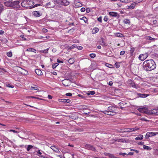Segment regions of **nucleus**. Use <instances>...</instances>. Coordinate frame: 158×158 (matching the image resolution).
<instances>
[{
  "label": "nucleus",
  "instance_id": "f257e3e1",
  "mask_svg": "<svg viewBox=\"0 0 158 158\" xmlns=\"http://www.w3.org/2000/svg\"><path fill=\"white\" fill-rule=\"evenodd\" d=\"M144 70L150 71L154 69L156 67V65L153 60H147L145 61L143 64Z\"/></svg>",
  "mask_w": 158,
  "mask_h": 158
},
{
  "label": "nucleus",
  "instance_id": "f03ea898",
  "mask_svg": "<svg viewBox=\"0 0 158 158\" xmlns=\"http://www.w3.org/2000/svg\"><path fill=\"white\" fill-rule=\"evenodd\" d=\"M34 2L32 0H25L23 1L21 3L22 6L23 7L32 8L38 6V4L34 5Z\"/></svg>",
  "mask_w": 158,
  "mask_h": 158
},
{
  "label": "nucleus",
  "instance_id": "7ed1b4c3",
  "mask_svg": "<svg viewBox=\"0 0 158 158\" xmlns=\"http://www.w3.org/2000/svg\"><path fill=\"white\" fill-rule=\"evenodd\" d=\"M56 5H57L59 7L62 5L67 6L69 4V2L67 0H53Z\"/></svg>",
  "mask_w": 158,
  "mask_h": 158
},
{
  "label": "nucleus",
  "instance_id": "20e7f679",
  "mask_svg": "<svg viewBox=\"0 0 158 158\" xmlns=\"http://www.w3.org/2000/svg\"><path fill=\"white\" fill-rule=\"evenodd\" d=\"M19 1H16L11 2V5L10 7L14 8H18L19 7Z\"/></svg>",
  "mask_w": 158,
  "mask_h": 158
},
{
  "label": "nucleus",
  "instance_id": "39448f33",
  "mask_svg": "<svg viewBox=\"0 0 158 158\" xmlns=\"http://www.w3.org/2000/svg\"><path fill=\"white\" fill-rule=\"evenodd\" d=\"M148 53L140 54L139 56V59L141 61L144 60L148 56Z\"/></svg>",
  "mask_w": 158,
  "mask_h": 158
},
{
  "label": "nucleus",
  "instance_id": "423d86ee",
  "mask_svg": "<svg viewBox=\"0 0 158 158\" xmlns=\"http://www.w3.org/2000/svg\"><path fill=\"white\" fill-rule=\"evenodd\" d=\"M156 135H158V132H148L147 133L145 138L146 139H147L150 136H155Z\"/></svg>",
  "mask_w": 158,
  "mask_h": 158
},
{
  "label": "nucleus",
  "instance_id": "0eeeda50",
  "mask_svg": "<svg viewBox=\"0 0 158 158\" xmlns=\"http://www.w3.org/2000/svg\"><path fill=\"white\" fill-rule=\"evenodd\" d=\"M136 3L134 2L130 5L127 6V9L132 10L134 9L136 6Z\"/></svg>",
  "mask_w": 158,
  "mask_h": 158
},
{
  "label": "nucleus",
  "instance_id": "6e6552de",
  "mask_svg": "<svg viewBox=\"0 0 158 158\" xmlns=\"http://www.w3.org/2000/svg\"><path fill=\"white\" fill-rule=\"evenodd\" d=\"M149 112L151 114L157 115L158 114V109H155L152 110L150 111Z\"/></svg>",
  "mask_w": 158,
  "mask_h": 158
},
{
  "label": "nucleus",
  "instance_id": "1a4fd4ad",
  "mask_svg": "<svg viewBox=\"0 0 158 158\" xmlns=\"http://www.w3.org/2000/svg\"><path fill=\"white\" fill-rule=\"evenodd\" d=\"M85 148L91 150L93 151L95 150V148L93 146L90 144H87L85 146Z\"/></svg>",
  "mask_w": 158,
  "mask_h": 158
},
{
  "label": "nucleus",
  "instance_id": "9d476101",
  "mask_svg": "<svg viewBox=\"0 0 158 158\" xmlns=\"http://www.w3.org/2000/svg\"><path fill=\"white\" fill-rule=\"evenodd\" d=\"M116 110V108L113 106H109L108 107V111L110 112H114Z\"/></svg>",
  "mask_w": 158,
  "mask_h": 158
},
{
  "label": "nucleus",
  "instance_id": "9b49d317",
  "mask_svg": "<svg viewBox=\"0 0 158 158\" xmlns=\"http://www.w3.org/2000/svg\"><path fill=\"white\" fill-rule=\"evenodd\" d=\"M138 128L137 127L131 128H127L124 131L127 132H132L134 131L137 130Z\"/></svg>",
  "mask_w": 158,
  "mask_h": 158
},
{
  "label": "nucleus",
  "instance_id": "f8f14e48",
  "mask_svg": "<svg viewBox=\"0 0 158 158\" xmlns=\"http://www.w3.org/2000/svg\"><path fill=\"white\" fill-rule=\"evenodd\" d=\"M37 152L36 155L39 156L40 158H44L45 157L42 155V153L40 152L39 149H38L36 151Z\"/></svg>",
  "mask_w": 158,
  "mask_h": 158
},
{
  "label": "nucleus",
  "instance_id": "ddd939ff",
  "mask_svg": "<svg viewBox=\"0 0 158 158\" xmlns=\"http://www.w3.org/2000/svg\"><path fill=\"white\" fill-rule=\"evenodd\" d=\"M130 81L131 82L130 83V84L131 86H132L133 88H135L136 89H138L139 88V86L138 85L135 84L134 83V82H133L132 81Z\"/></svg>",
  "mask_w": 158,
  "mask_h": 158
},
{
  "label": "nucleus",
  "instance_id": "4468645a",
  "mask_svg": "<svg viewBox=\"0 0 158 158\" xmlns=\"http://www.w3.org/2000/svg\"><path fill=\"white\" fill-rule=\"evenodd\" d=\"M114 34L116 37H124V35L120 33L117 32L114 33Z\"/></svg>",
  "mask_w": 158,
  "mask_h": 158
},
{
  "label": "nucleus",
  "instance_id": "2eb2a0df",
  "mask_svg": "<svg viewBox=\"0 0 158 158\" xmlns=\"http://www.w3.org/2000/svg\"><path fill=\"white\" fill-rule=\"evenodd\" d=\"M109 15L113 17H117L118 15V14L114 12H110L109 13Z\"/></svg>",
  "mask_w": 158,
  "mask_h": 158
},
{
  "label": "nucleus",
  "instance_id": "dca6fc26",
  "mask_svg": "<svg viewBox=\"0 0 158 158\" xmlns=\"http://www.w3.org/2000/svg\"><path fill=\"white\" fill-rule=\"evenodd\" d=\"M75 61V59L74 58H70L67 61L70 64H72L74 63Z\"/></svg>",
  "mask_w": 158,
  "mask_h": 158
},
{
  "label": "nucleus",
  "instance_id": "f3484780",
  "mask_svg": "<svg viewBox=\"0 0 158 158\" xmlns=\"http://www.w3.org/2000/svg\"><path fill=\"white\" fill-rule=\"evenodd\" d=\"M33 15L36 17H39L41 15V14L39 11H35L33 12Z\"/></svg>",
  "mask_w": 158,
  "mask_h": 158
},
{
  "label": "nucleus",
  "instance_id": "a211bd4d",
  "mask_svg": "<svg viewBox=\"0 0 158 158\" xmlns=\"http://www.w3.org/2000/svg\"><path fill=\"white\" fill-rule=\"evenodd\" d=\"M138 96L140 98H146L149 96L148 94H138Z\"/></svg>",
  "mask_w": 158,
  "mask_h": 158
},
{
  "label": "nucleus",
  "instance_id": "6ab92c4d",
  "mask_svg": "<svg viewBox=\"0 0 158 158\" xmlns=\"http://www.w3.org/2000/svg\"><path fill=\"white\" fill-rule=\"evenodd\" d=\"M51 148L56 153L59 152L58 149L55 146H52L51 147Z\"/></svg>",
  "mask_w": 158,
  "mask_h": 158
},
{
  "label": "nucleus",
  "instance_id": "aec40b11",
  "mask_svg": "<svg viewBox=\"0 0 158 158\" xmlns=\"http://www.w3.org/2000/svg\"><path fill=\"white\" fill-rule=\"evenodd\" d=\"M35 73L38 75H41L43 74L42 71L39 69H35Z\"/></svg>",
  "mask_w": 158,
  "mask_h": 158
},
{
  "label": "nucleus",
  "instance_id": "412c9836",
  "mask_svg": "<svg viewBox=\"0 0 158 158\" xmlns=\"http://www.w3.org/2000/svg\"><path fill=\"white\" fill-rule=\"evenodd\" d=\"M138 110L142 113H145L146 112V109L145 108L142 107L138 109Z\"/></svg>",
  "mask_w": 158,
  "mask_h": 158
},
{
  "label": "nucleus",
  "instance_id": "4be33fe9",
  "mask_svg": "<svg viewBox=\"0 0 158 158\" xmlns=\"http://www.w3.org/2000/svg\"><path fill=\"white\" fill-rule=\"evenodd\" d=\"M26 51L29 52H33L34 53H36V50L33 48H28L26 50Z\"/></svg>",
  "mask_w": 158,
  "mask_h": 158
},
{
  "label": "nucleus",
  "instance_id": "5701e85b",
  "mask_svg": "<svg viewBox=\"0 0 158 158\" xmlns=\"http://www.w3.org/2000/svg\"><path fill=\"white\" fill-rule=\"evenodd\" d=\"M146 39L147 40H150L152 41H154L156 39L154 38H152L150 36H147L146 37Z\"/></svg>",
  "mask_w": 158,
  "mask_h": 158
},
{
  "label": "nucleus",
  "instance_id": "b1692460",
  "mask_svg": "<svg viewBox=\"0 0 158 158\" xmlns=\"http://www.w3.org/2000/svg\"><path fill=\"white\" fill-rule=\"evenodd\" d=\"M99 31V29L97 27H95L92 30V33L93 34H95L97 33Z\"/></svg>",
  "mask_w": 158,
  "mask_h": 158
},
{
  "label": "nucleus",
  "instance_id": "393cba45",
  "mask_svg": "<svg viewBox=\"0 0 158 158\" xmlns=\"http://www.w3.org/2000/svg\"><path fill=\"white\" fill-rule=\"evenodd\" d=\"M143 138V136L142 135H140L138 136L135 138V139L136 140H141Z\"/></svg>",
  "mask_w": 158,
  "mask_h": 158
},
{
  "label": "nucleus",
  "instance_id": "a878e982",
  "mask_svg": "<svg viewBox=\"0 0 158 158\" xmlns=\"http://www.w3.org/2000/svg\"><path fill=\"white\" fill-rule=\"evenodd\" d=\"M143 148L145 149L148 150H151L152 149V148L149 146L145 145H143Z\"/></svg>",
  "mask_w": 158,
  "mask_h": 158
},
{
  "label": "nucleus",
  "instance_id": "bb28decb",
  "mask_svg": "<svg viewBox=\"0 0 158 158\" xmlns=\"http://www.w3.org/2000/svg\"><path fill=\"white\" fill-rule=\"evenodd\" d=\"M80 19L83 20L86 23H87L88 22V19L85 17H83L82 18H80Z\"/></svg>",
  "mask_w": 158,
  "mask_h": 158
},
{
  "label": "nucleus",
  "instance_id": "cd10ccee",
  "mask_svg": "<svg viewBox=\"0 0 158 158\" xmlns=\"http://www.w3.org/2000/svg\"><path fill=\"white\" fill-rule=\"evenodd\" d=\"M31 90H39L38 87L36 85H34V86H31Z\"/></svg>",
  "mask_w": 158,
  "mask_h": 158
},
{
  "label": "nucleus",
  "instance_id": "c85d7f7f",
  "mask_svg": "<svg viewBox=\"0 0 158 158\" xmlns=\"http://www.w3.org/2000/svg\"><path fill=\"white\" fill-rule=\"evenodd\" d=\"M5 4L6 6L10 7V5H11V2H10L8 1H6L5 2Z\"/></svg>",
  "mask_w": 158,
  "mask_h": 158
},
{
  "label": "nucleus",
  "instance_id": "c756f323",
  "mask_svg": "<svg viewBox=\"0 0 158 158\" xmlns=\"http://www.w3.org/2000/svg\"><path fill=\"white\" fill-rule=\"evenodd\" d=\"M123 22L125 24H129L130 23V20L128 19H124L123 20Z\"/></svg>",
  "mask_w": 158,
  "mask_h": 158
},
{
  "label": "nucleus",
  "instance_id": "7c9ffc66",
  "mask_svg": "<svg viewBox=\"0 0 158 158\" xmlns=\"http://www.w3.org/2000/svg\"><path fill=\"white\" fill-rule=\"evenodd\" d=\"M6 55L9 57H11L12 56V52L11 51L8 52L6 53Z\"/></svg>",
  "mask_w": 158,
  "mask_h": 158
},
{
  "label": "nucleus",
  "instance_id": "2f4dec72",
  "mask_svg": "<svg viewBox=\"0 0 158 158\" xmlns=\"http://www.w3.org/2000/svg\"><path fill=\"white\" fill-rule=\"evenodd\" d=\"M3 10V6L0 3V14L2 12Z\"/></svg>",
  "mask_w": 158,
  "mask_h": 158
},
{
  "label": "nucleus",
  "instance_id": "473e14b6",
  "mask_svg": "<svg viewBox=\"0 0 158 158\" xmlns=\"http://www.w3.org/2000/svg\"><path fill=\"white\" fill-rule=\"evenodd\" d=\"M95 94V92L94 91H89L88 92V93L87 94L88 95H93Z\"/></svg>",
  "mask_w": 158,
  "mask_h": 158
},
{
  "label": "nucleus",
  "instance_id": "72a5a7b5",
  "mask_svg": "<svg viewBox=\"0 0 158 158\" xmlns=\"http://www.w3.org/2000/svg\"><path fill=\"white\" fill-rule=\"evenodd\" d=\"M59 65V64L58 63H55L53 64L52 65V68L53 69H54L56 68V67L58 66Z\"/></svg>",
  "mask_w": 158,
  "mask_h": 158
},
{
  "label": "nucleus",
  "instance_id": "f704fd0d",
  "mask_svg": "<svg viewBox=\"0 0 158 158\" xmlns=\"http://www.w3.org/2000/svg\"><path fill=\"white\" fill-rule=\"evenodd\" d=\"M33 147V146L31 145H28L27 147V151H29Z\"/></svg>",
  "mask_w": 158,
  "mask_h": 158
},
{
  "label": "nucleus",
  "instance_id": "c9c22d12",
  "mask_svg": "<svg viewBox=\"0 0 158 158\" xmlns=\"http://www.w3.org/2000/svg\"><path fill=\"white\" fill-rule=\"evenodd\" d=\"M116 141H118V142H124L125 141V140L123 139H118L116 140Z\"/></svg>",
  "mask_w": 158,
  "mask_h": 158
},
{
  "label": "nucleus",
  "instance_id": "e433bc0d",
  "mask_svg": "<svg viewBox=\"0 0 158 158\" xmlns=\"http://www.w3.org/2000/svg\"><path fill=\"white\" fill-rule=\"evenodd\" d=\"M135 51V48L133 47L131 48L130 52L131 54H132V53L134 52Z\"/></svg>",
  "mask_w": 158,
  "mask_h": 158
},
{
  "label": "nucleus",
  "instance_id": "4c0bfd02",
  "mask_svg": "<svg viewBox=\"0 0 158 158\" xmlns=\"http://www.w3.org/2000/svg\"><path fill=\"white\" fill-rule=\"evenodd\" d=\"M49 49V48H47L45 50H42V51H41L40 52L43 53H47L48 52V51Z\"/></svg>",
  "mask_w": 158,
  "mask_h": 158
},
{
  "label": "nucleus",
  "instance_id": "58836bf2",
  "mask_svg": "<svg viewBox=\"0 0 158 158\" xmlns=\"http://www.w3.org/2000/svg\"><path fill=\"white\" fill-rule=\"evenodd\" d=\"M77 46V45H76L75 44H74L73 45H72L69 48L71 49H73L74 48H76Z\"/></svg>",
  "mask_w": 158,
  "mask_h": 158
},
{
  "label": "nucleus",
  "instance_id": "ea45409f",
  "mask_svg": "<svg viewBox=\"0 0 158 158\" xmlns=\"http://www.w3.org/2000/svg\"><path fill=\"white\" fill-rule=\"evenodd\" d=\"M89 56L91 58H93L95 57L96 55L94 53H91L89 54Z\"/></svg>",
  "mask_w": 158,
  "mask_h": 158
},
{
  "label": "nucleus",
  "instance_id": "a19ab883",
  "mask_svg": "<svg viewBox=\"0 0 158 158\" xmlns=\"http://www.w3.org/2000/svg\"><path fill=\"white\" fill-rule=\"evenodd\" d=\"M105 65L106 67L109 68H111L112 66V64L108 63H106Z\"/></svg>",
  "mask_w": 158,
  "mask_h": 158
},
{
  "label": "nucleus",
  "instance_id": "79ce46f5",
  "mask_svg": "<svg viewBox=\"0 0 158 158\" xmlns=\"http://www.w3.org/2000/svg\"><path fill=\"white\" fill-rule=\"evenodd\" d=\"M102 112L104 113V114H107L109 115H111L109 113V112L108 111L105 110V111H102Z\"/></svg>",
  "mask_w": 158,
  "mask_h": 158
},
{
  "label": "nucleus",
  "instance_id": "37998d69",
  "mask_svg": "<svg viewBox=\"0 0 158 158\" xmlns=\"http://www.w3.org/2000/svg\"><path fill=\"white\" fill-rule=\"evenodd\" d=\"M76 4H77V5H76L77 7H79L81 6V4L80 3L77 2L76 3Z\"/></svg>",
  "mask_w": 158,
  "mask_h": 158
},
{
  "label": "nucleus",
  "instance_id": "c03bdc74",
  "mask_svg": "<svg viewBox=\"0 0 158 158\" xmlns=\"http://www.w3.org/2000/svg\"><path fill=\"white\" fill-rule=\"evenodd\" d=\"M9 131L10 132H13V133H17L18 132V131H16L15 130H10Z\"/></svg>",
  "mask_w": 158,
  "mask_h": 158
},
{
  "label": "nucleus",
  "instance_id": "a18cd8bd",
  "mask_svg": "<svg viewBox=\"0 0 158 158\" xmlns=\"http://www.w3.org/2000/svg\"><path fill=\"white\" fill-rule=\"evenodd\" d=\"M143 0H138L137 1L134 2L135 3H136V5L138 3L141 2Z\"/></svg>",
  "mask_w": 158,
  "mask_h": 158
},
{
  "label": "nucleus",
  "instance_id": "49530a36",
  "mask_svg": "<svg viewBox=\"0 0 158 158\" xmlns=\"http://www.w3.org/2000/svg\"><path fill=\"white\" fill-rule=\"evenodd\" d=\"M76 48H77L79 50H81L83 48V47L81 46H77Z\"/></svg>",
  "mask_w": 158,
  "mask_h": 158
},
{
  "label": "nucleus",
  "instance_id": "de8ad7c7",
  "mask_svg": "<svg viewBox=\"0 0 158 158\" xmlns=\"http://www.w3.org/2000/svg\"><path fill=\"white\" fill-rule=\"evenodd\" d=\"M85 10V9L84 7H82L81 9V12H84Z\"/></svg>",
  "mask_w": 158,
  "mask_h": 158
},
{
  "label": "nucleus",
  "instance_id": "09e8293b",
  "mask_svg": "<svg viewBox=\"0 0 158 158\" xmlns=\"http://www.w3.org/2000/svg\"><path fill=\"white\" fill-rule=\"evenodd\" d=\"M109 156L111 158H114V156L112 154H109Z\"/></svg>",
  "mask_w": 158,
  "mask_h": 158
},
{
  "label": "nucleus",
  "instance_id": "8fccbe9b",
  "mask_svg": "<svg viewBox=\"0 0 158 158\" xmlns=\"http://www.w3.org/2000/svg\"><path fill=\"white\" fill-rule=\"evenodd\" d=\"M125 53V52L124 51H122L120 52V54L121 55H123Z\"/></svg>",
  "mask_w": 158,
  "mask_h": 158
},
{
  "label": "nucleus",
  "instance_id": "3c124183",
  "mask_svg": "<svg viewBox=\"0 0 158 158\" xmlns=\"http://www.w3.org/2000/svg\"><path fill=\"white\" fill-rule=\"evenodd\" d=\"M98 20L100 22H102V18L101 17H99L98 18Z\"/></svg>",
  "mask_w": 158,
  "mask_h": 158
},
{
  "label": "nucleus",
  "instance_id": "603ef678",
  "mask_svg": "<svg viewBox=\"0 0 158 158\" xmlns=\"http://www.w3.org/2000/svg\"><path fill=\"white\" fill-rule=\"evenodd\" d=\"M103 20L105 22H106L108 20V18L107 16H105L104 17Z\"/></svg>",
  "mask_w": 158,
  "mask_h": 158
},
{
  "label": "nucleus",
  "instance_id": "864d4df0",
  "mask_svg": "<svg viewBox=\"0 0 158 158\" xmlns=\"http://www.w3.org/2000/svg\"><path fill=\"white\" fill-rule=\"evenodd\" d=\"M65 95L67 96H71L72 95V94L71 93H67Z\"/></svg>",
  "mask_w": 158,
  "mask_h": 158
},
{
  "label": "nucleus",
  "instance_id": "5fc2aeb1",
  "mask_svg": "<svg viewBox=\"0 0 158 158\" xmlns=\"http://www.w3.org/2000/svg\"><path fill=\"white\" fill-rule=\"evenodd\" d=\"M86 12L87 13H89L90 11V10L89 8H87L86 9Z\"/></svg>",
  "mask_w": 158,
  "mask_h": 158
},
{
  "label": "nucleus",
  "instance_id": "6e6d98bb",
  "mask_svg": "<svg viewBox=\"0 0 158 158\" xmlns=\"http://www.w3.org/2000/svg\"><path fill=\"white\" fill-rule=\"evenodd\" d=\"M50 4V2H48L46 4V6L48 7H51V6H49V5Z\"/></svg>",
  "mask_w": 158,
  "mask_h": 158
},
{
  "label": "nucleus",
  "instance_id": "4d7b16f0",
  "mask_svg": "<svg viewBox=\"0 0 158 158\" xmlns=\"http://www.w3.org/2000/svg\"><path fill=\"white\" fill-rule=\"evenodd\" d=\"M57 62L59 63H63V61L59 60L58 59H57Z\"/></svg>",
  "mask_w": 158,
  "mask_h": 158
},
{
  "label": "nucleus",
  "instance_id": "13d9d810",
  "mask_svg": "<svg viewBox=\"0 0 158 158\" xmlns=\"http://www.w3.org/2000/svg\"><path fill=\"white\" fill-rule=\"evenodd\" d=\"M126 153H122V152H120L119 153V155H123V156L125 155H127Z\"/></svg>",
  "mask_w": 158,
  "mask_h": 158
},
{
  "label": "nucleus",
  "instance_id": "bf43d9fd",
  "mask_svg": "<svg viewBox=\"0 0 158 158\" xmlns=\"http://www.w3.org/2000/svg\"><path fill=\"white\" fill-rule=\"evenodd\" d=\"M60 102H66V99H63L61 100Z\"/></svg>",
  "mask_w": 158,
  "mask_h": 158
},
{
  "label": "nucleus",
  "instance_id": "052dcab7",
  "mask_svg": "<svg viewBox=\"0 0 158 158\" xmlns=\"http://www.w3.org/2000/svg\"><path fill=\"white\" fill-rule=\"evenodd\" d=\"M7 86L9 87H11V88H14V86L13 85H10V84H8L7 85Z\"/></svg>",
  "mask_w": 158,
  "mask_h": 158
},
{
  "label": "nucleus",
  "instance_id": "680f3d73",
  "mask_svg": "<svg viewBox=\"0 0 158 158\" xmlns=\"http://www.w3.org/2000/svg\"><path fill=\"white\" fill-rule=\"evenodd\" d=\"M134 154V153L132 152H130L128 154H127V155H133Z\"/></svg>",
  "mask_w": 158,
  "mask_h": 158
},
{
  "label": "nucleus",
  "instance_id": "e2e57ef3",
  "mask_svg": "<svg viewBox=\"0 0 158 158\" xmlns=\"http://www.w3.org/2000/svg\"><path fill=\"white\" fill-rule=\"evenodd\" d=\"M43 32H47V30L46 29H43L42 30Z\"/></svg>",
  "mask_w": 158,
  "mask_h": 158
},
{
  "label": "nucleus",
  "instance_id": "0e129e2a",
  "mask_svg": "<svg viewBox=\"0 0 158 158\" xmlns=\"http://www.w3.org/2000/svg\"><path fill=\"white\" fill-rule=\"evenodd\" d=\"M4 33V31L2 30H0V34L2 35Z\"/></svg>",
  "mask_w": 158,
  "mask_h": 158
},
{
  "label": "nucleus",
  "instance_id": "69168bd1",
  "mask_svg": "<svg viewBox=\"0 0 158 158\" xmlns=\"http://www.w3.org/2000/svg\"><path fill=\"white\" fill-rule=\"evenodd\" d=\"M70 101H71L69 99H66V102H67V103H69L70 102Z\"/></svg>",
  "mask_w": 158,
  "mask_h": 158
},
{
  "label": "nucleus",
  "instance_id": "338daca9",
  "mask_svg": "<svg viewBox=\"0 0 158 158\" xmlns=\"http://www.w3.org/2000/svg\"><path fill=\"white\" fill-rule=\"evenodd\" d=\"M48 98L49 99H51L52 98V97L50 95H48Z\"/></svg>",
  "mask_w": 158,
  "mask_h": 158
},
{
  "label": "nucleus",
  "instance_id": "774afa93",
  "mask_svg": "<svg viewBox=\"0 0 158 158\" xmlns=\"http://www.w3.org/2000/svg\"><path fill=\"white\" fill-rule=\"evenodd\" d=\"M108 84L110 85V86H111L113 84V82L112 81H110L109 82Z\"/></svg>",
  "mask_w": 158,
  "mask_h": 158
}]
</instances>
